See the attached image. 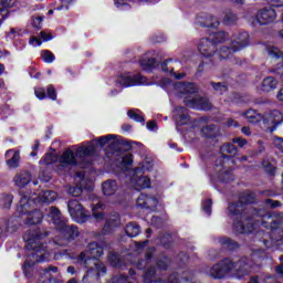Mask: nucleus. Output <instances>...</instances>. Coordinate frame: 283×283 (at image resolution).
Returning <instances> with one entry per match:
<instances>
[{
	"instance_id": "51",
	"label": "nucleus",
	"mask_w": 283,
	"mask_h": 283,
	"mask_svg": "<svg viewBox=\"0 0 283 283\" xmlns=\"http://www.w3.org/2000/svg\"><path fill=\"white\" fill-rule=\"evenodd\" d=\"M10 231V228L8 227V222H4L0 226V240H3V238L8 237V232Z\"/></svg>"
},
{
	"instance_id": "61",
	"label": "nucleus",
	"mask_w": 283,
	"mask_h": 283,
	"mask_svg": "<svg viewBox=\"0 0 283 283\" xmlns=\"http://www.w3.org/2000/svg\"><path fill=\"white\" fill-rule=\"evenodd\" d=\"M271 6L274 8H282L283 6V0H270Z\"/></svg>"
},
{
	"instance_id": "41",
	"label": "nucleus",
	"mask_w": 283,
	"mask_h": 283,
	"mask_svg": "<svg viewBox=\"0 0 283 283\" xmlns=\"http://www.w3.org/2000/svg\"><path fill=\"white\" fill-rule=\"evenodd\" d=\"M237 21H238V15H235V13L231 11L227 12L223 18V23L226 25H233V23H235Z\"/></svg>"
},
{
	"instance_id": "27",
	"label": "nucleus",
	"mask_w": 283,
	"mask_h": 283,
	"mask_svg": "<svg viewBox=\"0 0 283 283\" xmlns=\"http://www.w3.org/2000/svg\"><path fill=\"white\" fill-rule=\"evenodd\" d=\"M277 88V80L272 76H268L262 81L261 90L263 92H273V90Z\"/></svg>"
},
{
	"instance_id": "29",
	"label": "nucleus",
	"mask_w": 283,
	"mask_h": 283,
	"mask_svg": "<svg viewBox=\"0 0 283 283\" xmlns=\"http://www.w3.org/2000/svg\"><path fill=\"white\" fill-rule=\"evenodd\" d=\"M56 200V192L52 190H44L38 196V202H54Z\"/></svg>"
},
{
	"instance_id": "4",
	"label": "nucleus",
	"mask_w": 283,
	"mask_h": 283,
	"mask_svg": "<svg viewBox=\"0 0 283 283\" xmlns=\"http://www.w3.org/2000/svg\"><path fill=\"white\" fill-rule=\"evenodd\" d=\"M101 255H103V248L98 245V243L92 242L86 247V250L81 252L76 258L77 263L85 269H90V264H94V268L87 270L86 275L83 276V283H96L98 282V277H101V273H107V268H105L103 263L98 261L94 262L98 260Z\"/></svg>"
},
{
	"instance_id": "59",
	"label": "nucleus",
	"mask_w": 283,
	"mask_h": 283,
	"mask_svg": "<svg viewBox=\"0 0 283 283\" xmlns=\"http://www.w3.org/2000/svg\"><path fill=\"white\" fill-rule=\"evenodd\" d=\"M7 18H8V8L2 7L0 9V25H1L2 21H6Z\"/></svg>"
},
{
	"instance_id": "28",
	"label": "nucleus",
	"mask_w": 283,
	"mask_h": 283,
	"mask_svg": "<svg viewBox=\"0 0 283 283\" xmlns=\"http://www.w3.org/2000/svg\"><path fill=\"white\" fill-rule=\"evenodd\" d=\"M133 182H135V189H149L151 187V180L147 176L139 178L135 176L133 177Z\"/></svg>"
},
{
	"instance_id": "5",
	"label": "nucleus",
	"mask_w": 283,
	"mask_h": 283,
	"mask_svg": "<svg viewBox=\"0 0 283 283\" xmlns=\"http://www.w3.org/2000/svg\"><path fill=\"white\" fill-rule=\"evenodd\" d=\"M166 87H172L175 94H178V96H187L184 99L187 107H191L192 109H211V102L207 97L193 96L198 92L196 84L187 82L171 83L169 80H166Z\"/></svg>"
},
{
	"instance_id": "7",
	"label": "nucleus",
	"mask_w": 283,
	"mask_h": 283,
	"mask_svg": "<svg viewBox=\"0 0 283 283\" xmlns=\"http://www.w3.org/2000/svg\"><path fill=\"white\" fill-rule=\"evenodd\" d=\"M49 217L60 233L54 240V244H57V247H67L72 240H76V237L78 235V227L69 224L65 217L61 214V210L56 207H51Z\"/></svg>"
},
{
	"instance_id": "52",
	"label": "nucleus",
	"mask_w": 283,
	"mask_h": 283,
	"mask_svg": "<svg viewBox=\"0 0 283 283\" xmlns=\"http://www.w3.org/2000/svg\"><path fill=\"white\" fill-rule=\"evenodd\" d=\"M113 283H129V280L127 279V276L119 274L116 275L112 279Z\"/></svg>"
},
{
	"instance_id": "31",
	"label": "nucleus",
	"mask_w": 283,
	"mask_h": 283,
	"mask_svg": "<svg viewBox=\"0 0 283 283\" xmlns=\"http://www.w3.org/2000/svg\"><path fill=\"white\" fill-rule=\"evenodd\" d=\"M244 118H247L248 123H260L262 120L263 115L258 113L256 111L249 109L243 114Z\"/></svg>"
},
{
	"instance_id": "26",
	"label": "nucleus",
	"mask_w": 283,
	"mask_h": 283,
	"mask_svg": "<svg viewBox=\"0 0 283 283\" xmlns=\"http://www.w3.org/2000/svg\"><path fill=\"white\" fill-rule=\"evenodd\" d=\"M102 191L104 196H114L118 191V182L114 179H108L102 184Z\"/></svg>"
},
{
	"instance_id": "16",
	"label": "nucleus",
	"mask_w": 283,
	"mask_h": 283,
	"mask_svg": "<svg viewBox=\"0 0 283 283\" xmlns=\"http://www.w3.org/2000/svg\"><path fill=\"white\" fill-rule=\"evenodd\" d=\"M277 17V13L271 7L260 9L255 15V19L260 25H266L273 23Z\"/></svg>"
},
{
	"instance_id": "46",
	"label": "nucleus",
	"mask_w": 283,
	"mask_h": 283,
	"mask_svg": "<svg viewBox=\"0 0 283 283\" xmlns=\"http://www.w3.org/2000/svg\"><path fill=\"white\" fill-rule=\"evenodd\" d=\"M154 275H156V269L150 268L148 271L144 274V282L151 283L154 282Z\"/></svg>"
},
{
	"instance_id": "54",
	"label": "nucleus",
	"mask_w": 283,
	"mask_h": 283,
	"mask_svg": "<svg viewBox=\"0 0 283 283\" xmlns=\"http://www.w3.org/2000/svg\"><path fill=\"white\" fill-rule=\"evenodd\" d=\"M169 266V260L165 256L163 260L157 262V269H161L163 271L167 270Z\"/></svg>"
},
{
	"instance_id": "15",
	"label": "nucleus",
	"mask_w": 283,
	"mask_h": 283,
	"mask_svg": "<svg viewBox=\"0 0 283 283\" xmlns=\"http://www.w3.org/2000/svg\"><path fill=\"white\" fill-rule=\"evenodd\" d=\"M67 209L71 218L73 220H76L80 223L87 221V216L85 214V209H83V206L78 202L76 199H72L67 203Z\"/></svg>"
},
{
	"instance_id": "58",
	"label": "nucleus",
	"mask_w": 283,
	"mask_h": 283,
	"mask_svg": "<svg viewBox=\"0 0 283 283\" xmlns=\"http://www.w3.org/2000/svg\"><path fill=\"white\" fill-rule=\"evenodd\" d=\"M232 143L239 145V147H244V145H247L249 142L242 137H235L232 139Z\"/></svg>"
},
{
	"instance_id": "42",
	"label": "nucleus",
	"mask_w": 283,
	"mask_h": 283,
	"mask_svg": "<svg viewBox=\"0 0 283 283\" xmlns=\"http://www.w3.org/2000/svg\"><path fill=\"white\" fill-rule=\"evenodd\" d=\"M139 65L143 67V70H151L154 65H156L155 59H143L139 61Z\"/></svg>"
},
{
	"instance_id": "24",
	"label": "nucleus",
	"mask_w": 283,
	"mask_h": 283,
	"mask_svg": "<svg viewBox=\"0 0 283 283\" xmlns=\"http://www.w3.org/2000/svg\"><path fill=\"white\" fill-rule=\"evenodd\" d=\"M6 159L10 169H17V167H19V160H21V155L19 150L9 149L6 153Z\"/></svg>"
},
{
	"instance_id": "33",
	"label": "nucleus",
	"mask_w": 283,
	"mask_h": 283,
	"mask_svg": "<svg viewBox=\"0 0 283 283\" xmlns=\"http://www.w3.org/2000/svg\"><path fill=\"white\" fill-rule=\"evenodd\" d=\"M14 200V197L10 193H3L0 197V207L1 209H10L12 207V201Z\"/></svg>"
},
{
	"instance_id": "36",
	"label": "nucleus",
	"mask_w": 283,
	"mask_h": 283,
	"mask_svg": "<svg viewBox=\"0 0 283 283\" xmlns=\"http://www.w3.org/2000/svg\"><path fill=\"white\" fill-rule=\"evenodd\" d=\"M227 39L228 35L224 33V31H219L210 35V41H212L216 46L218 45V43H224Z\"/></svg>"
},
{
	"instance_id": "49",
	"label": "nucleus",
	"mask_w": 283,
	"mask_h": 283,
	"mask_svg": "<svg viewBox=\"0 0 283 283\" xmlns=\"http://www.w3.org/2000/svg\"><path fill=\"white\" fill-rule=\"evenodd\" d=\"M46 95L51 101H56V88H54L53 85H49L46 88Z\"/></svg>"
},
{
	"instance_id": "62",
	"label": "nucleus",
	"mask_w": 283,
	"mask_h": 283,
	"mask_svg": "<svg viewBox=\"0 0 283 283\" xmlns=\"http://www.w3.org/2000/svg\"><path fill=\"white\" fill-rule=\"evenodd\" d=\"M265 171L268 174H270V176H274L275 175V167L273 165H268V166H265Z\"/></svg>"
},
{
	"instance_id": "2",
	"label": "nucleus",
	"mask_w": 283,
	"mask_h": 283,
	"mask_svg": "<svg viewBox=\"0 0 283 283\" xmlns=\"http://www.w3.org/2000/svg\"><path fill=\"white\" fill-rule=\"evenodd\" d=\"M251 271H253V261L249 258H241L239 261L226 258L210 268L208 275L214 280H222V277H229V275L240 280L247 277Z\"/></svg>"
},
{
	"instance_id": "38",
	"label": "nucleus",
	"mask_w": 283,
	"mask_h": 283,
	"mask_svg": "<svg viewBox=\"0 0 283 283\" xmlns=\"http://www.w3.org/2000/svg\"><path fill=\"white\" fill-rule=\"evenodd\" d=\"M59 160V157L56 156V153H46L40 160L42 165H52V163H56Z\"/></svg>"
},
{
	"instance_id": "18",
	"label": "nucleus",
	"mask_w": 283,
	"mask_h": 283,
	"mask_svg": "<svg viewBox=\"0 0 283 283\" xmlns=\"http://www.w3.org/2000/svg\"><path fill=\"white\" fill-rule=\"evenodd\" d=\"M75 180H76V182H78V185L69 187L67 191H69L70 196L78 198V196H81V193H83V189H87L88 191L92 190V185L87 186L85 184V175L83 172H77Z\"/></svg>"
},
{
	"instance_id": "53",
	"label": "nucleus",
	"mask_w": 283,
	"mask_h": 283,
	"mask_svg": "<svg viewBox=\"0 0 283 283\" xmlns=\"http://www.w3.org/2000/svg\"><path fill=\"white\" fill-rule=\"evenodd\" d=\"M114 4L119 10H129V8H130L129 4L125 1L114 0Z\"/></svg>"
},
{
	"instance_id": "25",
	"label": "nucleus",
	"mask_w": 283,
	"mask_h": 283,
	"mask_svg": "<svg viewBox=\"0 0 283 283\" xmlns=\"http://www.w3.org/2000/svg\"><path fill=\"white\" fill-rule=\"evenodd\" d=\"M42 220H43V212L36 209H34L29 214H25L22 218V221L24 222V224H41Z\"/></svg>"
},
{
	"instance_id": "20",
	"label": "nucleus",
	"mask_w": 283,
	"mask_h": 283,
	"mask_svg": "<svg viewBox=\"0 0 283 283\" xmlns=\"http://www.w3.org/2000/svg\"><path fill=\"white\" fill-rule=\"evenodd\" d=\"M197 25L201 28H218L220 22L213 15L209 13H201L197 17L196 20Z\"/></svg>"
},
{
	"instance_id": "13",
	"label": "nucleus",
	"mask_w": 283,
	"mask_h": 283,
	"mask_svg": "<svg viewBox=\"0 0 283 283\" xmlns=\"http://www.w3.org/2000/svg\"><path fill=\"white\" fill-rule=\"evenodd\" d=\"M116 83L120 87H134V85H145L147 78L140 74L123 73L117 76Z\"/></svg>"
},
{
	"instance_id": "12",
	"label": "nucleus",
	"mask_w": 283,
	"mask_h": 283,
	"mask_svg": "<svg viewBox=\"0 0 283 283\" xmlns=\"http://www.w3.org/2000/svg\"><path fill=\"white\" fill-rule=\"evenodd\" d=\"M20 201L17 207L15 213L18 218H25L29 213H32L34 211V200L35 198H31L30 196L25 195V191H19Z\"/></svg>"
},
{
	"instance_id": "32",
	"label": "nucleus",
	"mask_w": 283,
	"mask_h": 283,
	"mask_svg": "<svg viewBox=\"0 0 283 283\" xmlns=\"http://www.w3.org/2000/svg\"><path fill=\"white\" fill-rule=\"evenodd\" d=\"M169 60L161 63V70L163 72L170 73L171 76L176 77L177 81H180L181 78H185V73H176L174 72V66H168Z\"/></svg>"
},
{
	"instance_id": "34",
	"label": "nucleus",
	"mask_w": 283,
	"mask_h": 283,
	"mask_svg": "<svg viewBox=\"0 0 283 283\" xmlns=\"http://www.w3.org/2000/svg\"><path fill=\"white\" fill-rule=\"evenodd\" d=\"M219 242H220L221 247H223V249H228L229 251H233L234 249H238V242H235L227 237L219 239Z\"/></svg>"
},
{
	"instance_id": "56",
	"label": "nucleus",
	"mask_w": 283,
	"mask_h": 283,
	"mask_svg": "<svg viewBox=\"0 0 283 283\" xmlns=\"http://www.w3.org/2000/svg\"><path fill=\"white\" fill-rule=\"evenodd\" d=\"M265 205H270L271 209H277V207H282L280 201H275L273 199H266Z\"/></svg>"
},
{
	"instance_id": "45",
	"label": "nucleus",
	"mask_w": 283,
	"mask_h": 283,
	"mask_svg": "<svg viewBox=\"0 0 283 283\" xmlns=\"http://www.w3.org/2000/svg\"><path fill=\"white\" fill-rule=\"evenodd\" d=\"M57 273L59 272V268L50 265L49 268L41 270L40 271V275H44V277L48 280L50 279V273Z\"/></svg>"
},
{
	"instance_id": "60",
	"label": "nucleus",
	"mask_w": 283,
	"mask_h": 283,
	"mask_svg": "<svg viewBox=\"0 0 283 283\" xmlns=\"http://www.w3.org/2000/svg\"><path fill=\"white\" fill-rule=\"evenodd\" d=\"M15 0H0V6L2 8H12L14 6Z\"/></svg>"
},
{
	"instance_id": "17",
	"label": "nucleus",
	"mask_w": 283,
	"mask_h": 283,
	"mask_svg": "<svg viewBox=\"0 0 283 283\" xmlns=\"http://www.w3.org/2000/svg\"><path fill=\"white\" fill-rule=\"evenodd\" d=\"M30 182H32V172L28 170H20L13 177V185L19 191H23Z\"/></svg>"
},
{
	"instance_id": "50",
	"label": "nucleus",
	"mask_w": 283,
	"mask_h": 283,
	"mask_svg": "<svg viewBox=\"0 0 283 283\" xmlns=\"http://www.w3.org/2000/svg\"><path fill=\"white\" fill-rule=\"evenodd\" d=\"M122 163H123L124 167H130V165L134 163V155L126 154L123 157Z\"/></svg>"
},
{
	"instance_id": "35",
	"label": "nucleus",
	"mask_w": 283,
	"mask_h": 283,
	"mask_svg": "<svg viewBox=\"0 0 283 283\" xmlns=\"http://www.w3.org/2000/svg\"><path fill=\"white\" fill-rule=\"evenodd\" d=\"M266 52H268L270 59H281V61H283V52L280 51V49L277 46L268 45Z\"/></svg>"
},
{
	"instance_id": "64",
	"label": "nucleus",
	"mask_w": 283,
	"mask_h": 283,
	"mask_svg": "<svg viewBox=\"0 0 283 283\" xmlns=\"http://www.w3.org/2000/svg\"><path fill=\"white\" fill-rule=\"evenodd\" d=\"M275 272L277 273V275H280V277H283V263L275 268Z\"/></svg>"
},
{
	"instance_id": "22",
	"label": "nucleus",
	"mask_w": 283,
	"mask_h": 283,
	"mask_svg": "<svg viewBox=\"0 0 283 283\" xmlns=\"http://www.w3.org/2000/svg\"><path fill=\"white\" fill-rule=\"evenodd\" d=\"M95 143H97L99 147H105V145H108L111 149H115V151H118V149H120V144L116 142V135H106L98 137L95 139Z\"/></svg>"
},
{
	"instance_id": "40",
	"label": "nucleus",
	"mask_w": 283,
	"mask_h": 283,
	"mask_svg": "<svg viewBox=\"0 0 283 283\" xmlns=\"http://www.w3.org/2000/svg\"><path fill=\"white\" fill-rule=\"evenodd\" d=\"M210 85L217 94H224V92H228V90H229L227 84L222 83V82H218V83L211 82Z\"/></svg>"
},
{
	"instance_id": "39",
	"label": "nucleus",
	"mask_w": 283,
	"mask_h": 283,
	"mask_svg": "<svg viewBox=\"0 0 283 283\" xmlns=\"http://www.w3.org/2000/svg\"><path fill=\"white\" fill-rule=\"evenodd\" d=\"M127 116L132 118V120H135L136 123H145V117L140 115V111L138 109L128 111Z\"/></svg>"
},
{
	"instance_id": "23",
	"label": "nucleus",
	"mask_w": 283,
	"mask_h": 283,
	"mask_svg": "<svg viewBox=\"0 0 283 283\" xmlns=\"http://www.w3.org/2000/svg\"><path fill=\"white\" fill-rule=\"evenodd\" d=\"M174 118L177 125H187L189 123V113L187 108L177 106L174 111Z\"/></svg>"
},
{
	"instance_id": "6",
	"label": "nucleus",
	"mask_w": 283,
	"mask_h": 283,
	"mask_svg": "<svg viewBox=\"0 0 283 283\" xmlns=\"http://www.w3.org/2000/svg\"><path fill=\"white\" fill-rule=\"evenodd\" d=\"M94 144L87 146H72L66 149L59 158L61 169L67 170L70 167L78 165V167H87L92 160L91 156H94Z\"/></svg>"
},
{
	"instance_id": "3",
	"label": "nucleus",
	"mask_w": 283,
	"mask_h": 283,
	"mask_svg": "<svg viewBox=\"0 0 283 283\" xmlns=\"http://www.w3.org/2000/svg\"><path fill=\"white\" fill-rule=\"evenodd\" d=\"M48 235H50L49 232H41L40 230H32L24 234L23 239L28 241V251H33L24 262L25 275H28V269H32V265L36 262H48L52 253L48 249V244L43 242V239Z\"/></svg>"
},
{
	"instance_id": "11",
	"label": "nucleus",
	"mask_w": 283,
	"mask_h": 283,
	"mask_svg": "<svg viewBox=\"0 0 283 283\" xmlns=\"http://www.w3.org/2000/svg\"><path fill=\"white\" fill-rule=\"evenodd\" d=\"M105 209H107V206L102 201L92 206V216L95 222H103L105 220L101 235H107L112 231V219H107V214L104 213Z\"/></svg>"
},
{
	"instance_id": "55",
	"label": "nucleus",
	"mask_w": 283,
	"mask_h": 283,
	"mask_svg": "<svg viewBox=\"0 0 283 283\" xmlns=\"http://www.w3.org/2000/svg\"><path fill=\"white\" fill-rule=\"evenodd\" d=\"M41 23H43V17L38 15V17L33 18V20H32L33 28H36L39 30L41 28Z\"/></svg>"
},
{
	"instance_id": "1",
	"label": "nucleus",
	"mask_w": 283,
	"mask_h": 283,
	"mask_svg": "<svg viewBox=\"0 0 283 283\" xmlns=\"http://www.w3.org/2000/svg\"><path fill=\"white\" fill-rule=\"evenodd\" d=\"M255 202V193L247 190L239 197V201L228 206L229 217L233 220L235 233H253V226L249 220V205Z\"/></svg>"
},
{
	"instance_id": "44",
	"label": "nucleus",
	"mask_w": 283,
	"mask_h": 283,
	"mask_svg": "<svg viewBox=\"0 0 283 283\" xmlns=\"http://www.w3.org/2000/svg\"><path fill=\"white\" fill-rule=\"evenodd\" d=\"M108 260L112 266H122L120 258L118 256V254L111 252L108 255Z\"/></svg>"
},
{
	"instance_id": "43",
	"label": "nucleus",
	"mask_w": 283,
	"mask_h": 283,
	"mask_svg": "<svg viewBox=\"0 0 283 283\" xmlns=\"http://www.w3.org/2000/svg\"><path fill=\"white\" fill-rule=\"evenodd\" d=\"M41 57L44 61V63H54V53L51 51L44 50L41 52Z\"/></svg>"
},
{
	"instance_id": "8",
	"label": "nucleus",
	"mask_w": 283,
	"mask_h": 283,
	"mask_svg": "<svg viewBox=\"0 0 283 283\" xmlns=\"http://www.w3.org/2000/svg\"><path fill=\"white\" fill-rule=\"evenodd\" d=\"M222 158L217 160V171H220V180L229 182L232 179L229 165L233 164V156H237L238 148L233 144H224L221 146Z\"/></svg>"
},
{
	"instance_id": "48",
	"label": "nucleus",
	"mask_w": 283,
	"mask_h": 283,
	"mask_svg": "<svg viewBox=\"0 0 283 283\" xmlns=\"http://www.w3.org/2000/svg\"><path fill=\"white\" fill-rule=\"evenodd\" d=\"M212 205H213V201H211V199H207L206 201H203L202 209H203L205 213H207V216H211Z\"/></svg>"
},
{
	"instance_id": "9",
	"label": "nucleus",
	"mask_w": 283,
	"mask_h": 283,
	"mask_svg": "<svg viewBox=\"0 0 283 283\" xmlns=\"http://www.w3.org/2000/svg\"><path fill=\"white\" fill-rule=\"evenodd\" d=\"M247 45H249V33L244 31L237 33L233 35L230 48L223 46L219 50V59L221 61L222 59H230L232 52H240Z\"/></svg>"
},
{
	"instance_id": "47",
	"label": "nucleus",
	"mask_w": 283,
	"mask_h": 283,
	"mask_svg": "<svg viewBox=\"0 0 283 283\" xmlns=\"http://www.w3.org/2000/svg\"><path fill=\"white\" fill-rule=\"evenodd\" d=\"M34 94L39 101H44V98H48V94H45V88L43 87L34 88Z\"/></svg>"
},
{
	"instance_id": "14",
	"label": "nucleus",
	"mask_w": 283,
	"mask_h": 283,
	"mask_svg": "<svg viewBox=\"0 0 283 283\" xmlns=\"http://www.w3.org/2000/svg\"><path fill=\"white\" fill-rule=\"evenodd\" d=\"M282 122H283V115L280 111H276V109L264 113L262 117V123L266 132H270L271 134L275 132V128L277 127V125H281Z\"/></svg>"
},
{
	"instance_id": "37",
	"label": "nucleus",
	"mask_w": 283,
	"mask_h": 283,
	"mask_svg": "<svg viewBox=\"0 0 283 283\" xmlns=\"http://www.w3.org/2000/svg\"><path fill=\"white\" fill-rule=\"evenodd\" d=\"M216 134H218L216 125H209L201 129V136H205V138H213Z\"/></svg>"
},
{
	"instance_id": "21",
	"label": "nucleus",
	"mask_w": 283,
	"mask_h": 283,
	"mask_svg": "<svg viewBox=\"0 0 283 283\" xmlns=\"http://www.w3.org/2000/svg\"><path fill=\"white\" fill-rule=\"evenodd\" d=\"M137 207L142 209H156L158 207V199L148 195L142 193L137 198Z\"/></svg>"
},
{
	"instance_id": "30",
	"label": "nucleus",
	"mask_w": 283,
	"mask_h": 283,
	"mask_svg": "<svg viewBox=\"0 0 283 283\" xmlns=\"http://www.w3.org/2000/svg\"><path fill=\"white\" fill-rule=\"evenodd\" d=\"M125 233L128 238H136V235L140 234V226L136 222H130L126 226Z\"/></svg>"
},
{
	"instance_id": "63",
	"label": "nucleus",
	"mask_w": 283,
	"mask_h": 283,
	"mask_svg": "<svg viewBox=\"0 0 283 283\" xmlns=\"http://www.w3.org/2000/svg\"><path fill=\"white\" fill-rule=\"evenodd\" d=\"M273 72H275V74H279V76H281V80L283 82V65L276 66L275 69H273Z\"/></svg>"
},
{
	"instance_id": "19",
	"label": "nucleus",
	"mask_w": 283,
	"mask_h": 283,
	"mask_svg": "<svg viewBox=\"0 0 283 283\" xmlns=\"http://www.w3.org/2000/svg\"><path fill=\"white\" fill-rule=\"evenodd\" d=\"M216 50H218V46L207 38L201 39L198 44V52L206 59L213 56Z\"/></svg>"
},
{
	"instance_id": "57",
	"label": "nucleus",
	"mask_w": 283,
	"mask_h": 283,
	"mask_svg": "<svg viewBox=\"0 0 283 283\" xmlns=\"http://www.w3.org/2000/svg\"><path fill=\"white\" fill-rule=\"evenodd\" d=\"M62 4L60 7L56 8V10H67V8H70L71 3H74V0H61Z\"/></svg>"
},
{
	"instance_id": "10",
	"label": "nucleus",
	"mask_w": 283,
	"mask_h": 283,
	"mask_svg": "<svg viewBox=\"0 0 283 283\" xmlns=\"http://www.w3.org/2000/svg\"><path fill=\"white\" fill-rule=\"evenodd\" d=\"M262 227L271 229V238L276 242L283 239V216L277 219L271 214L263 216L261 221Z\"/></svg>"
}]
</instances>
